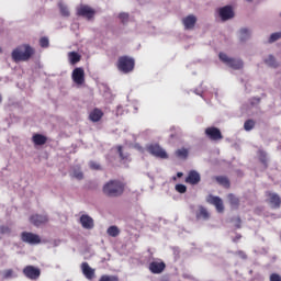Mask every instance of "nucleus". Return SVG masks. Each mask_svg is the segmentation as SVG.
<instances>
[{"label":"nucleus","instance_id":"nucleus-1","mask_svg":"<svg viewBox=\"0 0 281 281\" xmlns=\"http://www.w3.org/2000/svg\"><path fill=\"white\" fill-rule=\"evenodd\" d=\"M103 194L105 196H110L115 199L117 196H122L124 194V190H126V183L122 182V180H110L103 186Z\"/></svg>","mask_w":281,"mask_h":281},{"label":"nucleus","instance_id":"nucleus-2","mask_svg":"<svg viewBox=\"0 0 281 281\" xmlns=\"http://www.w3.org/2000/svg\"><path fill=\"white\" fill-rule=\"evenodd\" d=\"M35 52L30 44H22L12 50L11 58L14 63H27Z\"/></svg>","mask_w":281,"mask_h":281},{"label":"nucleus","instance_id":"nucleus-3","mask_svg":"<svg viewBox=\"0 0 281 281\" xmlns=\"http://www.w3.org/2000/svg\"><path fill=\"white\" fill-rule=\"evenodd\" d=\"M116 67L122 74H131L135 69V59L130 56H121L116 61Z\"/></svg>","mask_w":281,"mask_h":281},{"label":"nucleus","instance_id":"nucleus-4","mask_svg":"<svg viewBox=\"0 0 281 281\" xmlns=\"http://www.w3.org/2000/svg\"><path fill=\"white\" fill-rule=\"evenodd\" d=\"M218 57H220V60H222V63L227 65V67H231V69H243L244 67V64L240 59L232 58L227 56V54L225 53H220Z\"/></svg>","mask_w":281,"mask_h":281},{"label":"nucleus","instance_id":"nucleus-5","mask_svg":"<svg viewBox=\"0 0 281 281\" xmlns=\"http://www.w3.org/2000/svg\"><path fill=\"white\" fill-rule=\"evenodd\" d=\"M147 153L158 159H168V153H166L159 144H150L147 146Z\"/></svg>","mask_w":281,"mask_h":281},{"label":"nucleus","instance_id":"nucleus-6","mask_svg":"<svg viewBox=\"0 0 281 281\" xmlns=\"http://www.w3.org/2000/svg\"><path fill=\"white\" fill-rule=\"evenodd\" d=\"M206 203H210V205H214L218 214H223L225 212V205L223 204V199H221L220 196L209 194L206 196Z\"/></svg>","mask_w":281,"mask_h":281},{"label":"nucleus","instance_id":"nucleus-7","mask_svg":"<svg viewBox=\"0 0 281 281\" xmlns=\"http://www.w3.org/2000/svg\"><path fill=\"white\" fill-rule=\"evenodd\" d=\"M22 273L27 280H38L41 278V268L26 266L23 268Z\"/></svg>","mask_w":281,"mask_h":281},{"label":"nucleus","instance_id":"nucleus-8","mask_svg":"<svg viewBox=\"0 0 281 281\" xmlns=\"http://www.w3.org/2000/svg\"><path fill=\"white\" fill-rule=\"evenodd\" d=\"M77 16H83V19L91 21L95 16V10L87 4H81L77 9Z\"/></svg>","mask_w":281,"mask_h":281},{"label":"nucleus","instance_id":"nucleus-9","mask_svg":"<svg viewBox=\"0 0 281 281\" xmlns=\"http://www.w3.org/2000/svg\"><path fill=\"white\" fill-rule=\"evenodd\" d=\"M21 240L22 243H27V245H41V236L32 232H22Z\"/></svg>","mask_w":281,"mask_h":281},{"label":"nucleus","instance_id":"nucleus-10","mask_svg":"<svg viewBox=\"0 0 281 281\" xmlns=\"http://www.w3.org/2000/svg\"><path fill=\"white\" fill-rule=\"evenodd\" d=\"M266 196H267V203H269V205H271V207L273 210H279L280 205H281V198L278 193H273L271 191L266 192Z\"/></svg>","mask_w":281,"mask_h":281},{"label":"nucleus","instance_id":"nucleus-11","mask_svg":"<svg viewBox=\"0 0 281 281\" xmlns=\"http://www.w3.org/2000/svg\"><path fill=\"white\" fill-rule=\"evenodd\" d=\"M205 135L211 139L212 142H220V139H223V133H221V130L218 127H207L205 130Z\"/></svg>","mask_w":281,"mask_h":281},{"label":"nucleus","instance_id":"nucleus-12","mask_svg":"<svg viewBox=\"0 0 281 281\" xmlns=\"http://www.w3.org/2000/svg\"><path fill=\"white\" fill-rule=\"evenodd\" d=\"M49 222V217L45 214H33L30 216V223L35 227H41V225H45V223Z\"/></svg>","mask_w":281,"mask_h":281},{"label":"nucleus","instance_id":"nucleus-13","mask_svg":"<svg viewBox=\"0 0 281 281\" xmlns=\"http://www.w3.org/2000/svg\"><path fill=\"white\" fill-rule=\"evenodd\" d=\"M184 181L190 186H199V183H201V173L196 170H191Z\"/></svg>","mask_w":281,"mask_h":281},{"label":"nucleus","instance_id":"nucleus-14","mask_svg":"<svg viewBox=\"0 0 281 281\" xmlns=\"http://www.w3.org/2000/svg\"><path fill=\"white\" fill-rule=\"evenodd\" d=\"M151 273L159 274L166 270V262L164 261H151L148 266Z\"/></svg>","mask_w":281,"mask_h":281},{"label":"nucleus","instance_id":"nucleus-15","mask_svg":"<svg viewBox=\"0 0 281 281\" xmlns=\"http://www.w3.org/2000/svg\"><path fill=\"white\" fill-rule=\"evenodd\" d=\"M72 80L75 85H85V69L75 68L72 70Z\"/></svg>","mask_w":281,"mask_h":281},{"label":"nucleus","instance_id":"nucleus-16","mask_svg":"<svg viewBox=\"0 0 281 281\" xmlns=\"http://www.w3.org/2000/svg\"><path fill=\"white\" fill-rule=\"evenodd\" d=\"M218 14L222 21H229V19H234V9L231 5H226L220 9Z\"/></svg>","mask_w":281,"mask_h":281},{"label":"nucleus","instance_id":"nucleus-17","mask_svg":"<svg viewBox=\"0 0 281 281\" xmlns=\"http://www.w3.org/2000/svg\"><path fill=\"white\" fill-rule=\"evenodd\" d=\"M182 25L184 30H194V25H196V15L190 14L182 19Z\"/></svg>","mask_w":281,"mask_h":281},{"label":"nucleus","instance_id":"nucleus-18","mask_svg":"<svg viewBox=\"0 0 281 281\" xmlns=\"http://www.w3.org/2000/svg\"><path fill=\"white\" fill-rule=\"evenodd\" d=\"M195 218L198 221H210V211H207L205 206L200 205L195 212Z\"/></svg>","mask_w":281,"mask_h":281},{"label":"nucleus","instance_id":"nucleus-19","mask_svg":"<svg viewBox=\"0 0 281 281\" xmlns=\"http://www.w3.org/2000/svg\"><path fill=\"white\" fill-rule=\"evenodd\" d=\"M81 271L83 276L87 278V280H93V278H95V270L90 268L88 262L81 263Z\"/></svg>","mask_w":281,"mask_h":281},{"label":"nucleus","instance_id":"nucleus-20","mask_svg":"<svg viewBox=\"0 0 281 281\" xmlns=\"http://www.w3.org/2000/svg\"><path fill=\"white\" fill-rule=\"evenodd\" d=\"M80 223L83 229H93V218L89 215H81Z\"/></svg>","mask_w":281,"mask_h":281},{"label":"nucleus","instance_id":"nucleus-21","mask_svg":"<svg viewBox=\"0 0 281 281\" xmlns=\"http://www.w3.org/2000/svg\"><path fill=\"white\" fill-rule=\"evenodd\" d=\"M104 117V112L102 110L95 108L93 111L90 112L89 114V120L91 122H100Z\"/></svg>","mask_w":281,"mask_h":281},{"label":"nucleus","instance_id":"nucleus-22","mask_svg":"<svg viewBox=\"0 0 281 281\" xmlns=\"http://www.w3.org/2000/svg\"><path fill=\"white\" fill-rule=\"evenodd\" d=\"M32 142L35 146H45L47 144V137L42 134H35L32 137Z\"/></svg>","mask_w":281,"mask_h":281},{"label":"nucleus","instance_id":"nucleus-23","mask_svg":"<svg viewBox=\"0 0 281 281\" xmlns=\"http://www.w3.org/2000/svg\"><path fill=\"white\" fill-rule=\"evenodd\" d=\"M257 156H258L260 164H262V166L265 168H269V157L267 156V151L259 149L257 151Z\"/></svg>","mask_w":281,"mask_h":281},{"label":"nucleus","instance_id":"nucleus-24","mask_svg":"<svg viewBox=\"0 0 281 281\" xmlns=\"http://www.w3.org/2000/svg\"><path fill=\"white\" fill-rule=\"evenodd\" d=\"M228 199V203L232 207H235V210H238L239 205H240V200L234 195L233 193H229L227 195Z\"/></svg>","mask_w":281,"mask_h":281},{"label":"nucleus","instance_id":"nucleus-25","mask_svg":"<svg viewBox=\"0 0 281 281\" xmlns=\"http://www.w3.org/2000/svg\"><path fill=\"white\" fill-rule=\"evenodd\" d=\"M215 181H217V183L220 186H223V188H229L231 186V182H229V178L228 177H225V176H216L215 178Z\"/></svg>","mask_w":281,"mask_h":281},{"label":"nucleus","instance_id":"nucleus-26","mask_svg":"<svg viewBox=\"0 0 281 281\" xmlns=\"http://www.w3.org/2000/svg\"><path fill=\"white\" fill-rule=\"evenodd\" d=\"M239 34V41H241V43H245V41H249V38L251 37V32H249L248 29H240Z\"/></svg>","mask_w":281,"mask_h":281},{"label":"nucleus","instance_id":"nucleus-27","mask_svg":"<svg viewBox=\"0 0 281 281\" xmlns=\"http://www.w3.org/2000/svg\"><path fill=\"white\" fill-rule=\"evenodd\" d=\"M175 155L176 157H178V159H188V155H190V151L186 148H180L176 150Z\"/></svg>","mask_w":281,"mask_h":281},{"label":"nucleus","instance_id":"nucleus-28","mask_svg":"<svg viewBox=\"0 0 281 281\" xmlns=\"http://www.w3.org/2000/svg\"><path fill=\"white\" fill-rule=\"evenodd\" d=\"M69 60L71 65H76L77 63H80V54L76 52H70L68 54Z\"/></svg>","mask_w":281,"mask_h":281},{"label":"nucleus","instance_id":"nucleus-29","mask_svg":"<svg viewBox=\"0 0 281 281\" xmlns=\"http://www.w3.org/2000/svg\"><path fill=\"white\" fill-rule=\"evenodd\" d=\"M106 234H109L112 238H116V236H120V228L117 226H110Z\"/></svg>","mask_w":281,"mask_h":281},{"label":"nucleus","instance_id":"nucleus-30","mask_svg":"<svg viewBox=\"0 0 281 281\" xmlns=\"http://www.w3.org/2000/svg\"><path fill=\"white\" fill-rule=\"evenodd\" d=\"M116 150H117L120 159H122V161H126V160H128V157H131L130 154H124L122 145H119L116 147Z\"/></svg>","mask_w":281,"mask_h":281},{"label":"nucleus","instance_id":"nucleus-31","mask_svg":"<svg viewBox=\"0 0 281 281\" xmlns=\"http://www.w3.org/2000/svg\"><path fill=\"white\" fill-rule=\"evenodd\" d=\"M266 65H268L269 67H273L276 69V67H278V61H276V57H273V55H269V57L267 59H265Z\"/></svg>","mask_w":281,"mask_h":281},{"label":"nucleus","instance_id":"nucleus-32","mask_svg":"<svg viewBox=\"0 0 281 281\" xmlns=\"http://www.w3.org/2000/svg\"><path fill=\"white\" fill-rule=\"evenodd\" d=\"M3 280H10V278H16V274L14 273V270L12 269H7L2 273Z\"/></svg>","mask_w":281,"mask_h":281},{"label":"nucleus","instance_id":"nucleus-33","mask_svg":"<svg viewBox=\"0 0 281 281\" xmlns=\"http://www.w3.org/2000/svg\"><path fill=\"white\" fill-rule=\"evenodd\" d=\"M99 281H120V277L103 274V276L100 277Z\"/></svg>","mask_w":281,"mask_h":281},{"label":"nucleus","instance_id":"nucleus-34","mask_svg":"<svg viewBox=\"0 0 281 281\" xmlns=\"http://www.w3.org/2000/svg\"><path fill=\"white\" fill-rule=\"evenodd\" d=\"M256 126V121L255 120H247L245 123H244V128L245 131H252V128Z\"/></svg>","mask_w":281,"mask_h":281},{"label":"nucleus","instance_id":"nucleus-35","mask_svg":"<svg viewBox=\"0 0 281 281\" xmlns=\"http://www.w3.org/2000/svg\"><path fill=\"white\" fill-rule=\"evenodd\" d=\"M59 12L61 14V16H69V8H67V5L59 3Z\"/></svg>","mask_w":281,"mask_h":281},{"label":"nucleus","instance_id":"nucleus-36","mask_svg":"<svg viewBox=\"0 0 281 281\" xmlns=\"http://www.w3.org/2000/svg\"><path fill=\"white\" fill-rule=\"evenodd\" d=\"M281 32L272 33L269 38V43H276V41H280Z\"/></svg>","mask_w":281,"mask_h":281},{"label":"nucleus","instance_id":"nucleus-37","mask_svg":"<svg viewBox=\"0 0 281 281\" xmlns=\"http://www.w3.org/2000/svg\"><path fill=\"white\" fill-rule=\"evenodd\" d=\"M176 191L180 194H186L188 192V187L184 184H176Z\"/></svg>","mask_w":281,"mask_h":281},{"label":"nucleus","instance_id":"nucleus-38","mask_svg":"<svg viewBox=\"0 0 281 281\" xmlns=\"http://www.w3.org/2000/svg\"><path fill=\"white\" fill-rule=\"evenodd\" d=\"M40 46L43 47V48L49 47V38H47V37H42V38L40 40Z\"/></svg>","mask_w":281,"mask_h":281},{"label":"nucleus","instance_id":"nucleus-39","mask_svg":"<svg viewBox=\"0 0 281 281\" xmlns=\"http://www.w3.org/2000/svg\"><path fill=\"white\" fill-rule=\"evenodd\" d=\"M89 166L91 170H102V166H100V164H98L97 161L91 160L89 162Z\"/></svg>","mask_w":281,"mask_h":281},{"label":"nucleus","instance_id":"nucleus-40","mask_svg":"<svg viewBox=\"0 0 281 281\" xmlns=\"http://www.w3.org/2000/svg\"><path fill=\"white\" fill-rule=\"evenodd\" d=\"M74 177H75V179H78L79 181L85 179V175L82 173V171H78V170L74 171Z\"/></svg>","mask_w":281,"mask_h":281},{"label":"nucleus","instance_id":"nucleus-41","mask_svg":"<svg viewBox=\"0 0 281 281\" xmlns=\"http://www.w3.org/2000/svg\"><path fill=\"white\" fill-rule=\"evenodd\" d=\"M119 19L122 23H126L128 21V13H120Z\"/></svg>","mask_w":281,"mask_h":281},{"label":"nucleus","instance_id":"nucleus-42","mask_svg":"<svg viewBox=\"0 0 281 281\" xmlns=\"http://www.w3.org/2000/svg\"><path fill=\"white\" fill-rule=\"evenodd\" d=\"M12 231L5 226V225H2L0 226V234H10Z\"/></svg>","mask_w":281,"mask_h":281},{"label":"nucleus","instance_id":"nucleus-43","mask_svg":"<svg viewBox=\"0 0 281 281\" xmlns=\"http://www.w3.org/2000/svg\"><path fill=\"white\" fill-rule=\"evenodd\" d=\"M270 281H281V276L278 273L270 274Z\"/></svg>","mask_w":281,"mask_h":281},{"label":"nucleus","instance_id":"nucleus-44","mask_svg":"<svg viewBox=\"0 0 281 281\" xmlns=\"http://www.w3.org/2000/svg\"><path fill=\"white\" fill-rule=\"evenodd\" d=\"M233 221H235V226L237 229H240V223H243V221L240 220V217H235L233 218Z\"/></svg>","mask_w":281,"mask_h":281},{"label":"nucleus","instance_id":"nucleus-45","mask_svg":"<svg viewBox=\"0 0 281 281\" xmlns=\"http://www.w3.org/2000/svg\"><path fill=\"white\" fill-rule=\"evenodd\" d=\"M243 238V235L237 234L234 238H233V243H236L238 240H240Z\"/></svg>","mask_w":281,"mask_h":281},{"label":"nucleus","instance_id":"nucleus-46","mask_svg":"<svg viewBox=\"0 0 281 281\" xmlns=\"http://www.w3.org/2000/svg\"><path fill=\"white\" fill-rule=\"evenodd\" d=\"M236 254H237V256H241L243 258H245V252L244 251L238 250Z\"/></svg>","mask_w":281,"mask_h":281},{"label":"nucleus","instance_id":"nucleus-47","mask_svg":"<svg viewBox=\"0 0 281 281\" xmlns=\"http://www.w3.org/2000/svg\"><path fill=\"white\" fill-rule=\"evenodd\" d=\"M177 177H178V179H181V177H183V172H178Z\"/></svg>","mask_w":281,"mask_h":281},{"label":"nucleus","instance_id":"nucleus-48","mask_svg":"<svg viewBox=\"0 0 281 281\" xmlns=\"http://www.w3.org/2000/svg\"><path fill=\"white\" fill-rule=\"evenodd\" d=\"M1 52H3V49L0 47V54H1Z\"/></svg>","mask_w":281,"mask_h":281},{"label":"nucleus","instance_id":"nucleus-49","mask_svg":"<svg viewBox=\"0 0 281 281\" xmlns=\"http://www.w3.org/2000/svg\"><path fill=\"white\" fill-rule=\"evenodd\" d=\"M2 100H3V99H2L1 95H0V102H2Z\"/></svg>","mask_w":281,"mask_h":281},{"label":"nucleus","instance_id":"nucleus-50","mask_svg":"<svg viewBox=\"0 0 281 281\" xmlns=\"http://www.w3.org/2000/svg\"><path fill=\"white\" fill-rule=\"evenodd\" d=\"M247 1H251V0H247Z\"/></svg>","mask_w":281,"mask_h":281}]
</instances>
